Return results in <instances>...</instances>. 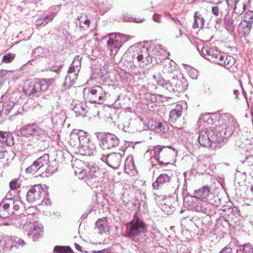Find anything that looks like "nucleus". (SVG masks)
Returning a JSON list of instances; mask_svg holds the SVG:
<instances>
[{"instance_id": "nucleus-1", "label": "nucleus", "mask_w": 253, "mask_h": 253, "mask_svg": "<svg viewBox=\"0 0 253 253\" xmlns=\"http://www.w3.org/2000/svg\"><path fill=\"white\" fill-rule=\"evenodd\" d=\"M232 133L233 130L225 125L210 126L199 132L198 142L204 147L219 148Z\"/></svg>"}, {"instance_id": "nucleus-2", "label": "nucleus", "mask_w": 253, "mask_h": 253, "mask_svg": "<svg viewBox=\"0 0 253 253\" xmlns=\"http://www.w3.org/2000/svg\"><path fill=\"white\" fill-rule=\"evenodd\" d=\"M21 134L26 137H33V145L38 150H44L47 146L46 139L49 134L46 130L37 124H30L24 126L21 129Z\"/></svg>"}, {"instance_id": "nucleus-3", "label": "nucleus", "mask_w": 253, "mask_h": 253, "mask_svg": "<svg viewBox=\"0 0 253 253\" xmlns=\"http://www.w3.org/2000/svg\"><path fill=\"white\" fill-rule=\"evenodd\" d=\"M55 80L54 78L42 79L35 83L30 80L26 81L23 87V90L29 96H41L45 98L44 92L53 84Z\"/></svg>"}, {"instance_id": "nucleus-4", "label": "nucleus", "mask_w": 253, "mask_h": 253, "mask_svg": "<svg viewBox=\"0 0 253 253\" xmlns=\"http://www.w3.org/2000/svg\"><path fill=\"white\" fill-rule=\"evenodd\" d=\"M126 227L125 236L136 242H138L139 237L147 231V225L136 214L130 222L126 223Z\"/></svg>"}, {"instance_id": "nucleus-5", "label": "nucleus", "mask_w": 253, "mask_h": 253, "mask_svg": "<svg viewBox=\"0 0 253 253\" xmlns=\"http://www.w3.org/2000/svg\"><path fill=\"white\" fill-rule=\"evenodd\" d=\"M100 147L103 150H110L116 148L120 144L118 137L111 133L98 132L95 133Z\"/></svg>"}, {"instance_id": "nucleus-6", "label": "nucleus", "mask_w": 253, "mask_h": 253, "mask_svg": "<svg viewBox=\"0 0 253 253\" xmlns=\"http://www.w3.org/2000/svg\"><path fill=\"white\" fill-rule=\"evenodd\" d=\"M131 58L133 63L137 62L142 67L152 63L153 59L150 55L148 49L144 45L135 48L132 53Z\"/></svg>"}, {"instance_id": "nucleus-7", "label": "nucleus", "mask_w": 253, "mask_h": 253, "mask_svg": "<svg viewBox=\"0 0 253 253\" xmlns=\"http://www.w3.org/2000/svg\"><path fill=\"white\" fill-rule=\"evenodd\" d=\"M156 160L160 165H167L169 161L177 155V152L171 146H156Z\"/></svg>"}, {"instance_id": "nucleus-8", "label": "nucleus", "mask_w": 253, "mask_h": 253, "mask_svg": "<svg viewBox=\"0 0 253 253\" xmlns=\"http://www.w3.org/2000/svg\"><path fill=\"white\" fill-rule=\"evenodd\" d=\"M127 40L125 35L112 33L110 34V39L107 42V48L111 55H115Z\"/></svg>"}, {"instance_id": "nucleus-9", "label": "nucleus", "mask_w": 253, "mask_h": 253, "mask_svg": "<svg viewBox=\"0 0 253 253\" xmlns=\"http://www.w3.org/2000/svg\"><path fill=\"white\" fill-rule=\"evenodd\" d=\"M106 91L100 85H96L89 88L86 100L93 103H102L106 98Z\"/></svg>"}, {"instance_id": "nucleus-10", "label": "nucleus", "mask_w": 253, "mask_h": 253, "mask_svg": "<svg viewBox=\"0 0 253 253\" xmlns=\"http://www.w3.org/2000/svg\"><path fill=\"white\" fill-rule=\"evenodd\" d=\"M42 225L37 222H29L24 228V233L30 239L33 241H37L42 237L43 233Z\"/></svg>"}, {"instance_id": "nucleus-11", "label": "nucleus", "mask_w": 253, "mask_h": 253, "mask_svg": "<svg viewBox=\"0 0 253 253\" xmlns=\"http://www.w3.org/2000/svg\"><path fill=\"white\" fill-rule=\"evenodd\" d=\"M154 199L156 202L159 204L161 209L168 214L171 213L175 209V202L173 198L171 196L168 198H163L162 195H158L156 193H154Z\"/></svg>"}, {"instance_id": "nucleus-12", "label": "nucleus", "mask_w": 253, "mask_h": 253, "mask_svg": "<svg viewBox=\"0 0 253 253\" xmlns=\"http://www.w3.org/2000/svg\"><path fill=\"white\" fill-rule=\"evenodd\" d=\"M123 154L114 152L110 154L102 155L100 159L110 167L116 169L119 167L121 163Z\"/></svg>"}, {"instance_id": "nucleus-13", "label": "nucleus", "mask_w": 253, "mask_h": 253, "mask_svg": "<svg viewBox=\"0 0 253 253\" xmlns=\"http://www.w3.org/2000/svg\"><path fill=\"white\" fill-rule=\"evenodd\" d=\"M216 63L224 67L230 72L235 73L237 71V67L235 59L232 56L220 53L218 58L215 60Z\"/></svg>"}, {"instance_id": "nucleus-14", "label": "nucleus", "mask_w": 253, "mask_h": 253, "mask_svg": "<svg viewBox=\"0 0 253 253\" xmlns=\"http://www.w3.org/2000/svg\"><path fill=\"white\" fill-rule=\"evenodd\" d=\"M86 136V132L82 130L74 129L71 133L69 143L74 148L79 150L82 143Z\"/></svg>"}, {"instance_id": "nucleus-15", "label": "nucleus", "mask_w": 253, "mask_h": 253, "mask_svg": "<svg viewBox=\"0 0 253 253\" xmlns=\"http://www.w3.org/2000/svg\"><path fill=\"white\" fill-rule=\"evenodd\" d=\"M36 161L40 167L41 174L42 176L48 177L53 173V167L49 165V160L48 154H43Z\"/></svg>"}, {"instance_id": "nucleus-16", "label": "nucleus", "mask_w": 253, "mask_h": 253, "mask_svg": "<svg viewBox=\"0 0 253 253\" xmlns=\"http://www.w3.org/2000/svg\"><path fill=\"white\" fill-rule=\"evenodd\" d=\"M46 192L40 185H35L30 188L26 195L27 201L33 203L44 198Z\"/></svg>"}, {"instance_id": "nucleus-17", "label": "nucleus", "mask_w": 253, "mask_h": 253, "mask_svg": "<svg viewBox=\"0 0 253 253\" xmlns=\"http://www.w3.org/2000/svg\"><path fill=\"white\" fill-rule=\"evenodd\" d=\"M33 215L32 214H20L16 215H13L9 218V221L4 223L6 225L13 224L16 226H23V232L26 225H28L29 222H31L33 220Z\"/></svg>"}, {"instance_id": "nucleus-18", "label": "nucleus", "mask_w": 253, "mask_h": 253, "mask_svg": "<svg viewBox=\"0 0 253 253\" xmlns=\"http://www.w3.org/2000/svg\"><path fill=\"white\" fill-rule=\"evenodd\" d=\"M200 54L207 60L216 63V59L218 58V55H220V52L216 49L213 47H211L209 46H203L201 51L198 48Z\"/></svg>"}, {"instance_id": "nucleus-19", "label": "nucleus", "mask_w": 253, "mask_h": 253, "mask_svg": "<svg viewBox=\"0 0 253 253\" xmlns=\"http://www.w3.org/2000/svg\"><path fill=\"white\" fill-rule=\"evenodd\" d=\"M196 211L202 212L207 215H212L215 213L216 207L212 204L206 201L197 203L194 207Z\"/></svg>"}, {"instance_id": "nucleus-20", "label": "nucleus", "mask_w": 253, "mask_h": 253, "mask_svg": "<svg viewBox=\"0 0 253 253\" xmlns=\"http://www.w3.org/2000/svg\"><path fill=\"white\" fill-rule=\"evenodd\" d=\"M83 155L91 156L96 152V146L93 142L90 141L87 135L84 138L79 150Z\"/></svg>"}, {"instance_id": "nucleus-21", "label": "nucleus", "mask_w": 253, "mask_h": 253, "mask_svg": "<svg viewBox=\"0 0 253 253\" xmlns=\"http://www.w3.org/2000/svg\"><path fill=\"white\" fill-rule=\"evenodd\" d=\"M13 204V203H12ZM13 215V210L11 201H3L0 203V217L8 219Z\"/></svg>"}, {"instance_id": "nucleus-22", "label": "nucleus", "mask_w": 253, "mask_h": 253, "mask_svg": "<svg viewBox=\"0 0 253 253\" xmlns=\"http://www.w3.org/2000/svg\"><path fill=\"white\" fill-rule=\"evenodd\" d=\"M72 165L75 175L80 179H84L86 175L87 168L86 167V169L84 168L85 166L84 163L81 160H76Z\"/></svg>"}, {"instance_id": "nucleus-23", "label": "nucleus", "mask_w": 253, "mask_h": 253, "mask_svg": "<svg viewBox=\"0 0 253 253\" xmlns=\"http://www.w3.org/2000/svg\"><path fill=\"white\" fill-rule=\"evenodd\" d=\"M17 106L13 101L8 99L2 104V112L4 115H8L12 111L13 115L16 116L21 113V112L17 110Z\"/></svg>"}, {"instance_id": "nucleus-24", "label": "nucleus", "mask_w": 253, "mask_h": 253, "mask_svg": "<svg viewBox=\"0 0 253 253\" xmlns=\"http://www.w3.org/2000/svg\"><path fill=\"white\" fill-rule=\"evenodd\" d=\"M152 126L156 132H159L165 138H169L170 136V130L168 125L166 123L154 122Z\"/></svg>"}, {"instance_id": "nucleus-25", "label": "nucleus", "mask_w": 253, "mask_h": 253, "mask_svg": "<svg viewBox=\"0 0 253 253\" xmlns=\"http://www.w3.org/2000/svg\"><path fill=\"white\" fill-rule=\"evenodd\" d=\"M171 180V175L168 173H163L159 175L156 180L153 183V188L155 190H158L163 185L170 182Z\"/></svg>"}, {"instance_id": "nucleus-26", "label": "nucleus", "mask_w": 253, "mask_h": 253, "mask_svg": "<svg viewBox=\"0 0 253 253\" xmlns=\"http://www.w3.org/2000/svg\"><path fill=\"white\" fill-rule=\"evenodd\" d=\"M101 175L100 169L94 167H87V172L85 177L87 180L92 183L98 182L99 177Z\"/></svg>"}, {"instance_id": "nucleus-27", "label": "nucleus", "mask_w": 253, "mask_h": 253, "mask_svg": "<svg viewBox=\"0 0 253 253\" xmlns=\"http://www.w3.org/2000/svg\"><path fill=\"white\" fill-rule=\"evenodd\" d=\"M194 197L197 199H209L212 193L210 187L208 185L204 186L199 189L194 190Z\"/></svg>"}, {"instance_id": "nucleus-28", "label": "nucleus", "mask_w": 253, "mask_h": 253, "mask_svg": "<svg viewBox=\"0 0 253 253\" xmlns=\"http://www.w3.org/2000/svg\"><path fill=\"white\" fill-rule=\"evenodd\" d=\"M188 83L186 80L184 78H178L175 77V92L180 93L187 89Z\"/></svg>"}, {"instance_id": "nucleus-29", "label": "nucleus", "mask_w": 253, "mask_h": 253, "mask_svg": "<svg viewBox=\"0 0 253 253\" xmlns=\"http://www.w3.org/2000/svg\"><path fill=\"white\" fill-rule=\"evenodd\" d=\"M0 142L9 146L14 143L12 134L9 132L2 131H0Z\"/></svg>"}, {"instance_id": "nucleus-30", "label": "nucleus", "mask_w": 253, "mask_h": 253, "mask_svg": "<svg viewBox=\"0 0 253 253\" xmlns=\"http://www.w3.org/2000/svg\"><path fill=\"white\" fill-rule=\"evenodd\" d=\"M95 229L100 234H102L108 230L107 220L106 217L98 219L95 223Z\"/></svg>"}, {"instance_id": "nucleus-31", "label": "nucleus", "mask_w": 253, "mask_h": 253, "mask_svg": "<svg viewBox=\"0 0 253 253\" xmlns=\"http://www.w3.org/2000/svg\"><path fill=\"white\" fill-rule=\"evenodd\" d=\"M77 79L75 74L67 75L63 84L62 90H66L70 88L75 84Z\"/></svg>"}, {"instance_id": "nucleus-32", "label": "nucleus", "mask_w": 253, "mask_h": 253, "mask_svg": "<svg viewBox=\"0 0 253 253\" xmlns=\"http://www.w3.org/2000/svg\"><path fill=\"white\" fill-rule=\"evenodd\" d=\"M72 110L76 117L84 116L87 111V107L85 104L79 103L74 105H72Z\"/></svg>"}, {"instance_id": "nucleus-33", "label": "nucleus", "mask_w": 253, "mask_h": 253, "mask_svg": "<svg viewBox=\"0 0 253 253\" xmlns=\"http://www.w3.org/2000/svg\"><path fill=\"white\" fill-rule=\"evenodd\" d=\"M76 20V24L84 30L88 29L90 24V21L87 19V16L85 14H81L80 16H78Z\"/></svg>"}, {"instance_id": "nucleus-34", "label": "nucleus", "mask_w": 253, "mask_h": 253, "mask_svg": "<svg viewBox=\"0 0 253 253\" xmlns=\"http://www.w3.org/2000/svg\"><path fill=\"white\" fill-rule=\"evenodd\" d=\"M158 84L169 92H175V77L168 81L160 80Z\"/></svg>"}, {"instance_id": "nucleus-35", "label": "nucleus", "mask_w": 253, "mask_h": 253, "mask_svg": "<svg viewBox=\"0 0 253 253\" xmlns=\"http://www.w3.org/2000/svg\"><path fill=\"white\" fill-rule=\"evenodd\" d=\"M135 169L134 159L132 156H128L126 159L124 164V170L126 173L131 174V171Z\"/></svg>"}, {"instance_id": "nucleus-36", "label": "nucleus", "mask_w": 253, "mask_h": 253, "mask_svg": "<svg viewBox=\"0 0 253 253\" xmlns=\"http://www.w3.org/2000/svg\"><path fill=\"white\" fill-rule=\"evenodd\" d=\"M194 22L193 25L194 28H200L204 27L205 22L204 17L199 11H195L194 15Z\"/></svg>"}, {"instance_id": "nucleus-37", "label": "nucleus", "mask_w": 253, "mask_h": 253, "mask_svg": "<svg viewBox=\"0 0 253 253\" xmlns=\"http://www.w3.org/2000/svg\"><path fill=\"white\" fill-rule=\"evenodd\" d=\"M182 109L181 105H177L175 109H172L169 112V121L174 123L181 116Z\"/></svg>"}, {"instance_id": "nucleus-38", "label": "nucleus", "mask_w": 253, "mask_h": 253, "mask_svg": "<svg viewBox=\"0 0 253 253\" xmlns=\"http://www.w3.org/2000/svg\"><path fill=\"white\" fill-rule=\"evenodd\" d=\"M235 211L233 208H228L227 209L223 210V212L221 213L224 220L228 223L232 221L235 216Z\"/></svg>"}, {"instance_id": "nucleus-39", "label": "nucleus", "mask_w": 253, "mask_h": 253, "mask_svg": "<svg viewBox=\"0 0 253 253\" xmlns=\"http://www.w3.org/2000/svg\"><path fill=\"white\" fill-rule=\"evenodd\" d=\"M81 62L79 60L78 57L77 58H75L72 64H71V66L69 68L67 75H71V74H75L77 75V78L78 77V72L79 71V65H80Z\"/></svg>"}, {"instance_id": "nucleus-40", "label": "nucleus", "mask_w": 253, "mask_h": 253, "mask_svg": "<svg viewBox=\"0 0 253 253\" xmlns=\"http://www.w3.org/2000/svg\"><path fill=\"white\" fill-rule=\"evenodd\" d=\"M240 0H226L227 4L228 6H232L234 5V11L235 13L240 15L244 12L246 5L245 4H243L242 5V10H238V6L239 5L238 4Z\"/></svg>"}, {"instance_id": "nucleus-41", "label": "nucleus", "mask_w": 253, "mask_h": 253, "mask_svg": "<svg viewBox=\"0 0 253 253\" xmlns=\"http://www.w3.org/2000/svg\"><path fill=\"white\" fill-rule=\"evenodd\" d=\"M66 116L64 113L55 114L52 118V121L57 125H63L65 123Z\"/></svg>"}, {"instance_id": "nucleus-42", "label": "nucleus", "mask_w": 253, "mask_h": 253, "mask_svg": "<svg viewBox=\"0 0 253 253\" xmlns=\"http://www.w3.org/2000/svg\"><path fill=\"white\" fill-rule=\"evenodd\" d=\"M53 18V14H49L46 16L41 17L36 21V24L37 26L45 25L50 21H52Z\"/></svg>"}, {"instance_id": "nucleus-43", "label": "nucleus", "mask_w": 253, "mask_h": 253, "mask_svg": "<svg viewBox=\"0 0 253 253\" xmlns=\"http://www.w3.org/2000/svg\"><path fill=\"white\" fill-rule=\"evenodd\" d=\"M239 248L237 251L242 252L243 253H253V247L249 243L240 245Z\"/></svg>"}, {"instance_id": "nucleus-44", "label": "nucleus", "mask_w": 253, "mask_h": 253, "mask_svg": "<svg viewBox=\"0 0 253 253\" xmlns=\"http://www.w3.org/2000/svg\"><path fill=\"white\" fill-rule=\"evenodd\" d=\"M53 251L58 253H73V251L69 246H56Z\"/></svg>"}, {"instance_id": "nucleus-45", "label": "nucleus", "mask_w": 253, "mask_h": 253, "mask_svg": "<svg viewBox=\"0 0 253 253\" xmlns=\"http://www.w3.org/2000/svg\"><path fill=\"white\" fill-rule=\"evenodd\" d=\"M242 25L246 23L253 24V12L251 11H247L244 15L243 19L241 22Z\"/></svg>"}, {"instance_id": "nucleus-46", "label": "nucleus", "mask_w": 253, "mask_h": 253, "mask_svg": "<svg viewBox=\"0 0 253 253\" xmlns=\"http://www.w3.org/2000/svg\"><path fill=\"white\" fill-rule=\"evenodd\" d=\"M25 171L27 173H34L38 171L41 173L40 167L36 163V161H35L33 164L26 169Z\"/></svg>"}, {"instance_id": "nucleus-47", "label": "nucleus", "mask_w": 253, "mask_h": 253, "mask_svg": "<svg viewBox=\"0 0 253 253\" xmlns=\"http://www.w3.org/2000/svg\"><path fill=\"white\" fill-rule=\"evenodd\" d=\"M225 28L228 31H232L234 29V20L232 18L227 16L224 18V20Z\"/></svg>"}, {"instance_id": "nucleus-48", "label": "nucleus", "mask_w": 253, "mask_h": 253, "mask_svg": "<svg viewBox=\"0 0 253 253\" xmlns=\"http://www.w3.org/2000/svg\"><path fill=\"white\" fill-rule=\"evenodd\" d=\"M15 54L11 53H8L4 54L2 59V62L4 63H11L15 58Z\"/></svg>"}, {"instance_id": "nucleus-49", "label": "nucleus", "mask_w": 253, "mask_h": 253, "mask_svg": "<svg viewBox=\"0 0 253 253\" xmlns=\"http://www.w3.org/2000/svg\"><path fill=\"white\" fill-rule=\"evenodd\" d=\"M240 26L243 29L242 32L244 35L248 36L250 34L252 28V24L250 23H245L244 25H242V22H241Z\"/></svg>"}, {"instance_id": "nucleus-50", "label": "nucleus", "mask_w": 253, "mask_h": 253, "mask_svg": "<svg viewBox=\"0 0 253 253\" xmlns=\"http://www.w3.org/2000/svg\"><path fill=\"white\" fill-rule=\"evenodd\" d=\"M209 115H205L204 117L200 118L199 123L200 125H203L204 126H206V124L210 125L212 124V120L209 119Z\"/></svg>"}, {"instance_id": "nucleus-51", "label": "nucleus", "mask_w": 253, "mask_h": 253, "mask_svg": "<svg viewBox=\"0 0 253 253\" xmlns=\"http://www.w3.org/2000/svg\"><path fill=\"white\" fill-rule=\"evenodd\" d=\"M43 55V49L41 47L36 48L32 52V56L35 58L42 57Z\"/></svg>"}, {"instance_id": "nucleus-52", "label": "nucleus", "mask_w": 253, "mask_h": 253, "mask_svg": "<svg viewBox=\"0 0 253 253\" xmlns=\"http://www.w3.org/2000/svg\"><path fill=\"white\" fill-rule=\"evenodd\" d=\"M22 206L23 203L21 201L18 199H15L14 201H13V204L12 203L13 215L14 214V212L15 211H18Z\"/></svg>"}, {"instance_id": "nucleus-53", "label": "nucleus", "mask_w": 253, "mask_h": 253, "mask_svg": "<svg viewBox=\"0 0 253 253\" xmlns=\"http://www.w3.org/2000/svg\"><path fill=\"white\" fill-rule=\"evenodd\" d=\"M26 243L22 239L15 237L13 239V245L12 246H17V247H23L25 245Z\"/></svg>"}, {"instance_id": "nucleus-54", "label": "nucleus", "mask_w": 253, "mask_h": 253, "mask_svg": "<svg viewBox=\"0 0 253 253\" xmlns=\"http://www.w3.org/2000/svg\"><path fill=\"white\" fill-rule=\"evenodd\" d=\"M18 179H14L9 182V187L11 190L17 189L20 187V183Z\"/></svg>"}, {"instance_id": "nucleus-55", "label": "nucleus", "mask_w": 253, "mask_h": 253, "mask_svg": "<svg viewBox=\"0 0 253 253\" xmlns=\"http://www.w3.org/2000/svg\"><path fill=\"white\" fill-rule=\"evenodd\" d=\"M233 247V245L231 243H229L224 247L218 253H232Z\"/></svg>"}, {"instance_id": "nucleus-56", "label": "nucleus", "mask_w": 253, "mask_h": 253, "mask_svg": "<svg viewBox=\"0 0 253 253\" xmlns=\"http://www.w3.org/2000/svg\"><path fill=\"white\" fill-rule=\"evenodd\" d=\"M155 151L156 152V146L154 147L153 149L147 151L144 154L145 157L147 158H151L152 155H153L156 159V153H155Z\"/></svg>"}, {"instance_id": "nucleus-57", "label": "nucleus", "mask_w": 253, "mask_h": 253, "mask_svg": "<svg viewBox=\"0 0 253 253\" xmlns=\"http://www.w3.org/2000/svg\"><path fill=\"white\" fill-rule=\"evenodd\" d=\"M16 199V197H15L13 194L12 192L9 191L6 195L5 196V198L2 200L3 201H11V203H13V201H14Z\"/></svg>"}, {"instance_id": "nucleus-58", "label": "nucleus", "mask_w": 253, "mask_h": 253, "mask_svg": "<svg viewBox=\"0 0 253 253\" xmlns=\"http://www.w3.org/2000/svg\"><path fill=\"white\" fill-rule=\"evenodd\" d=\"M7 155V151L3 146H0V159L4 158Z\"/></svg>"}, {"instance_id": "nucleus-59", "label": "nucleus", "mask_w": 253, "mask_h": 253, "mask_svg": "<svg viewBox=\"0 0 253 253\" xmlns=\"http://www.w3.org/2000/svg\"><path fill=\"white\" fill-rule=\"evenodd\" d=\"M10 73V71L5 70H0V79H1L3 81L4 78L9 73Z\"/></svg>"}, {"instance_id": "nucleus-60", "label": "nucleus", "mask_w": 253, "mask_h": 253, "mask_svg": "<svg viewBox=\"0 0 253 253\" xmlns=\"http://www.w3.org/2000/svg\"><path fill=\"white\" fill-rule=\"evenodd\" d=\"M212 13L215 16H217L219 14V7L217 6H213L211 8Z\"/></svg>"}, {"instance_id": "nucleus-61", "label": "nucleus", "mask_w": 253, "mask_h": 253, "mask_svg": "<svg viewBox=\"0 0 253 253\" xmlns=\"http://www.w3.org/2000/svg\"><path fill=\"white\" fill-rule=\"evenodd\" d=\"M153 18L154 21L157 23L161 22V16L158 14H154L153 16Z\"/></svg>"}, {"instance_id": "nucleus-62", "label": "nucleus", "mask_w": 253, "mask_h": 253, "mask_svg": "<svg viewBox=\"0 0 253 253\" xmlns=\"http://www.w3.org/2000/svg\"><path fill=\"white\" fill-rule=\"evenodd\" d=\"M61 66H54L51 68V71L59 74L61 72Z\"/></svg>"}, {"instance_id": "nucleus-63", "label": "nucleus", "mask_w": 253, "mask_h": 253, "mask_svg": "<svg viewBox=\"0 0 253 253\" xmlns=\"http://www.w3.org/2000/svg\"><path fill=\"white\" fill-rule=\"evenodd\" d=\"M156 49L160 52V53L163 54L166 50L164 49L161 45H157L155 46Z\"/></svg>"}, {"instance_id": "nucleus-64", "label": "nucleus", "mask_w": 253, "mask_h": 253, "mask_svg": "<svg viewBox=\"0 0 253 253\" xmlns=\"http://www.w3.org/2000/svg\"><path fill=\"white\" fill-rule=\"evenodd\" d=\"M75 248L79 252H82V253H84V251L83 250V248L80 246L79 245V244H77V243H75Z\"/></svg>"}]
</instances>
